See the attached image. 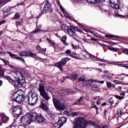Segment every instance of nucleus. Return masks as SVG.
I'll return each mask as SVG.
<instances>
[{"label":"nucleus","mask_w":128,"mask_h":128,"mask_svg":"<svg viewBox=\"0 0 128 128\" xmlns=\"http://www.w3.org/2000/svg\"><path fill=\"white\" fill-rule=\"evenodd\" d=\"M72 78H73V80H78V76H80V75L78 74H73L71 76Z\"/></svg>","instance_id":"bb28decb"},{"label":"nucleus","mask_w":128,"mask_h":128,"mask_svg":"<svg viewBox=\"0 0 128 128\" xmlns=\"http://www.w3.org/2000/svg\"><path fill=\"white\" fill-rule=\"evenodd\" d=\"M106 84L108 88H112V83H110V82H107Z\"/></svg>","instance_id":"58836bf2"},{"label":"nucleus","mask_w":128,"mask_h":128,"mask_svg":"<svg viewBox=\"0 0 128 128\" xmlns=\"http://www.w3.org/2000/svg\"><path fill=\"white\" fill-rule=\"evenodd\" d=\"M6 54H9L10 56V58H16V60H20L22 62H24V58H20V57H16L17 56L16 54H12L10 52H7Z\"/></svg>","instance_id":"9b49d317"},{"label":"nucleus","mask_w":128,"mask_h":128,"mask_svg":"<svg viewBox=\"0 0 128 128\" xmlns=\"http://www.w3.org/2000/svg\"><path fill=\"white\" fill-rule=\"evenodd\" d=\"M100 104H102V101L100 100H98V102H96V104L98 106H100Z\"/></svg>","instance_id":"8fccbe9b"},{"label":"nucleus","mask_w":128,"mask_h":128,"mask_svg":"<svg viewBox=\"0 0 128 128\" xmlns=\"http://www.w3.org/2000/svg\"><path fill=\"white\" fill-rule=\"evenodd\" d=\"M106 0H96L95 2H98V4L100 2H104Z\"/></svg>","instance_id":"a18cd8bd"},{"label":"nucleus","mask_w":128,"mask_h":128,"mask_svg":"<svg viewBox=\"0 0 128 128\" xmlns=\"http://www.w3.org/2000/svg\"><path fill=\"white\" fill-rule=\"evenodd\" d=\"M65 54H72V51L70 50H67Z\"/></svg>","instance_id":"de8ad7c7"},{"label":"nucleus","mask_w":128,"mask_h":128,"mask_svg":"<svg viewBox=\"0 0 128 128\" xmlns=\"http://www.w3.org/2000/svg\"><path fill=\"white\" fill-rule=\"evenodd\" d=\"M66 36H64L62 37V42L64 44H66Z\"/></svg>","instance_id":"2f4dec72"},{"label":"nucleus","mask_w":128,"mask_h":128,"mask_svg":"<svg viewBox=\"0 0 128 128\" xmlns=\"http://www.w3.org/2000/svg\"><path fill=\"white\" fill-rule=\"evenodd\" d=\"M11 98L13 100L17 102H21L26 100V96L24 92L22 90H18L14 92Z\"/></svg>","instance_id":"7ed1b4c3"},{"label":"nucleus","mask_w":128,"mask_h":128,"mask_svg":"<svg viewBox=\"0 0 128 128\" xmlns=\"http://www.w3.org/2000/svg\"><path fill=\"white\" fill-rule=\"evenodd\" d=\"M122 52H123V54H124L128 55V48H125L123 49V50H122Z\"/></svg>","instance_id":"e433bc0d"},{"label":"nucleus","mask_w":128,"mask_h":128,"mask_svg":"<svg viewBox=\"0 0 128 128\" xmlns=\"http://www.w3.org/2000/svg\"><path fill=\"white\" fill-rule=\"evenodd\" d=\"M32 120L33 122H37V124H41L44 122L46 118L40 114H38L36 112H32Z\"/></svg>","instance_id":"423d86ee"},{"label":"nucleus","mask_w":128,"mask_h":128,"mask_svg":"<svg viewBox=\"0 0 128 128\" xmlns=\"http://www.w3.org/2000/svg\"><path fill=\"white\" fill-rule=\"evenodd\" d=\"M16 80H12L10 76H5L4 78L5 80H7L10 84H13L17 88H22L24 86V82H26V77L20 72L16 71L13 72Z\"/></svg>","instance_id":"f257e3e1"},{"label":"nucleus","mask_w":128,"mask_h":128,"mask_svg":"<svg viewBox=\"0 0 128 128\" xmlns=\"http://www.w3.org/2000/svg\"><path fill=\"white\" fill-rule=\"evenodd\" d=\"M78 114V112H72L70 114V115L72 116H73L74 118V116H76Z\"/></svg>","instance_id":"4c0bfd02"},{"label":"nucleus","mask_w":128,"mask_h":128,"mask_svg":"<svg viewBox=\"0 0 128 128\" xmlns=\"http://www.w3.org/2000/svg\"><path fill=\"white\" fill-rule=\"evenodd\" d=\"M13 112L20 114H22V106H18L14 108Z\"/></svg>","instance_id":"ddd939ff"},{"label":"nucleus","mask_w":128,"mask_h":128,"mask_svg":"<svg viewBox=\"0 0 128 128\" xmlns=\"http://www.w3.org/2000/svg\"><path fill=\"white\" fill-rule=\"evenodd\" d=\"M106 38H118L119 36L114 35H106Z\"/></svg>","instance_id":"f704fd0d"},{"label":"nucleus","mask_w":128,"mask_h":128,"mask_svg":"<svg viewBox=\"0 0 128 128\" xmlns=\"http://www.w3.org/2000/svg\"><path fill=\"white\" fill-rule=\"evenodd\" d=\"M20 114L15 113V114L14 115V118H18Z\"/></svg>","instance_id":"09e8293b"},{"label":"nucleus","mask_w":128,"mask_h":128,"mask_svg":"<svg viewBox=\"0 0 128 128\" xmlns=\"http://www.w3.org/2000/svg\"><path fill=\"white\" fill-rule=\"evenodd\" d=\"M67 118L66 117H62L61 118H60L58 122V124H60L61 126H64V124H66V120H67Z\"/></svg>","instance_id":"4468645a"},{"label":"nucleus","mask_w":128,"mask_h":128,"mask_svg":"<svg viewBox=\"0 0 128 128\" xmlns=\"http://www.w3.org/2000/svg\"><path fill=\"white\" fill-rule=\"evenodd\" d=\"M20 18V14L18 13H16L14 16V20H18Z\"/></svg>","instance_id":"c756f323"},{"label":"nucleus","mask_w":128,"mask_h":128,"mask_svg":"<svg viewBox=\"0 0 128 128\" xmlns=\"http://www.w3.org/2000/svg\"><path fill=\"white\" fill-rule=\"evenodd\" d=\"M46 40L50 44H52V46H56V42L54 40H50L48 38H46Z\"/></svg>","instance_id":"c85d7f7f"},{"label":"nucleus","mask_w":128,"mask_h":128,"mask_svg":"<svg viewBox=\"0 0 128 128\" xmlns=\"http://www.w3.org/2000/svg\"><path fill=\"white\" fill-rule=\"evenodd\" d=\"M109 102H110V104H114V101L112 100V98H110L109 99Z\"/></svg>","instance_id":"c03bdc74"},{"label":"nucleus","mask_w":128,"mask_h":128,"mask_svg":"<svg viewBox=\"0 0 128 128\" xmlns=\"http://www.w3.org/2000/svg\"><path fill=\"white\" fill-rule=\"evenodd\" d=\"M4 22H6V20H2L1 22H0V26H2V24H4Z\"/></svg>","instance_id":"6e6d98bb"},{"label":"nucleus","mask_w":128,"mask_h":128,"mask_svg":"<svg viewBox=\"0 0 128 128\" xmlns=\"http://www.w3.org/2000/svg\"><path fill=\"white\" fill-rule=\"evenodd\" d=\"M61 126H62L58 122H57L54 124L53 128H60Z\"/></svg>","instance_id":"393cba45"},{"label":"nucleus","mask_w":128,"mask_h":128,"mask_svg":"<svg viewBox=\"0 0 128 128\" xmlns=\"http://www.w3.org/2000/svg\"><path fill=\"white\" fill-rule=\"evenodd\" d=\"M57 4H58V6H60V8L61 10H62L64 14H68V12H66L64 10V8H62V4H60V0H57Z\"/></svg>","instance_id":"f3484780"},{"label":"nucleus","mask_w":128,"mask_h":128,"mask_svg":"<svg viewBox=\"0 0 128 128\" xmlns=\"http://www.w3.org/2000/svg\"><path fill=\"white\" fill-rule=\"evenodd\" d=\"M70 56H71V58H76V60H80L78 56H76V54H71L70 55Z\"/></svg>","instance_id":"ea45409f"},{"label":"nucleus","mask_w":128,"mask_h":128,"mask_svg":"<svg viewBox=\"0 0 128 128\" xmlns=\"http://www.w3.org/2000/svg\"><path fill=\"white\" fill-rule=\"evenodd\" d=\"M61 28L63 32H68V30H70V26H68L66 25L63 24L61 26Z\"/></svg>","instance_id":"a211bd4d"},{"label":"nucleus","mask_w":128,"mask_h":128,"mask_svg":"<svg viewBox=\"0 0 128 128\" xmlns=\"http://www.w3.org/2000/svg\"><path fill=\"white\" fill-rule=\"evenodd\" d=\"M42 30H40V28H38L37 29H36L34 30L32 32V34H38L40 32H42Z\"/></svg>","instance_id":"5701e85b"},{"label":"nucleus","mask_w":128,"mask_h":128,"mask_svg":"<svg viewBox=\"0 0 128 128\" xmlns=\"http://www.w3.org/2000/svg\"><path fill=\"white\" fill-rule=\"evenodd\" d=\"M118 16H120V18H126V16H124L122 15H119Z\"/></svg>","instance_id":"69168bd1"},{"label":"nucleus","mask_w":128,"mask_h":128,"mask_svg":"<svg viewBox=\"0 0 128 128\" xmlns=\"http://www.w3.org/2000/svg\"><path fill=\"white\" fill-rule=\"evenodd\" d=\"M10 12V8L8 7H6L4 8V12Z\"/></svg>","instance_id":"37998d69"},{"label":"nucleus","mask_w":128,"mask_h":128,"mask_svg":"<svg viewBox=\"0 0 128 128\" xmlns=\"http://www.w3.org/2000/svg\"><path fill=\"white\" fill-rule=\"evenodd\" d=\"M9 66H10V68H14V66H12L11 64H8V65Z\"/></svg>","instance_id":"0e129e2a"},{"label":"nucleus","mask_w":128,"mask_h":128,"mask_svg":"<svg viewBox=\"0 0 128 128\" xmlns=\"http://www.w3.org/2000/svg\"><path fill=\"white\" fill-rule=\"evenodd\" d=\"M96 70L99 72H102V70L100 69V68H96Z\"/></svg>","instance_id":"5fc2aeb1"},{"label":"nucleus","mask_w":128,"mask_h":128,"mask_svg":"<svg viewBox=\"0 0 128 128\" xmlns=\"http://www.w3.org/2000/svg\"><path fill=\"white\" fill-rule=\"evenodd\" d=\"M4 76V72L3 70H0V76Z\"/></svg>","instance_id":"79ce46f5"},{"label":"nucleus","mask_w":128,"mask_h":128,"mask_svg":"<svg viewBox=\"0 0 128 128\" xmlns=\"http://www.w3.org/2000/svg\"><path fill=\"white\" fill-rule=\"evenodd\" d=\"M2 122H3V124H6L7 122H8V120H10V118H8V116L4 115V114H2Z\"/></svg>","instance_id":"2eb2a0df"},{"label":"nucleus","mask_w":128,"mask_h":128,"mask_svg":"<svg viewBox=\"0 0 128 128\" xmlns=\"http://www.w3.org/2000/svg\"><path fill=\"white\" fill-rule=\"evenodd\" d=\"M0 60H2L3 62H4L5 66H8L10 64V62H8V60H6L3 58H0Z\"/></svg>","instance_id":"7c9ffc66"},{"label":"nucleus","mask_w":128,"mask_h":128,"mask_svg":"<svg viewBox=\"0 0 128 128\" xmlns=\"http://www.w3.org/2000/svg\"><path fill=\"white\" fill-rule=\"evenodd\" d=\"M100 62H106V60L100 59Z\"/></svg>","instance_id":"bf43d9fd"},{"label":"nucleus","mask_w":128,"mask_h":128,"mask_svg":"<svg viewBox=\"0 0 128 128\" xmlns=\"http://www.w3.org/2000/svg\"><path fill=\"white\" fill-rule=\"evenodd\" d=\"M51 10L52 5L50 3V0H46V2L45 3V5L42 10V13L46 14Z\"/></svg>","instance_id":"1a4fd4ad"},{"label":"nucleus","mask_w":128,"mask_h":128,"mask_svg":"<svg viewBox=\"0 0 128 128\" xmlns=\"http://www.w3.org/2000/svg\"><path fill=\"white\" fill-rule=\"evenodd\" d=\"M103 78H104V80H108V77L106 75H104Z\"/></svg>","instance_id":"864d4df0"},{"label":"nucleus","mask_w":128,"mask_h":128,"mask_svg":"<svg viewBox=\"0 0 128 128\" xmlns=\"http://www.w3.org/2000/svg\"><path fill=\"white\" fill-rule=\"evenodd\" d=\"M106 106V102H104L102 104V106Z\"/></svg>","instance_id":"052dcab7"},{"label":"nucleus","mask_w":128,"mask_h":128,"mask_svg":"<svg viewBox=\"0 0 128 128\" xmlns=\"http://www.w3.org/2000/svg\"><path fill=\"white\" fill-rule=\"evenodd\" d=\"M78 82H84L86 81V79L84 77V76H81L78 79Z\"/></svg>","instance_id":"c9c22d12"},{"label":"nucleus","mask_w":128,"mask_h":128,"mask_svg":"<svg viewBox=\"0 0 128 128\" xmlns=\"http://www.w3.org/2000/svg\"><path fill=\"white\" fill-rule=\"evenodd\" d=\"M120 94V96H120L118 95H114V98H117V100H124V96H125L126 94L124 92H121Z\"/></svg>","instance_id":"dca6fc26"},{"label":"nucleus","mask_w":128,"mask_h":128,"mask_svg":"<svg viewBox=\"0 0 128 128\" xmlns=\"http://www.w3.org/2000/svg\"><path fill=\"white\" fill-rule=\"evenodd\" d=\"M72 48L74 49V50H78V48H80V46H78L74 45V44H72Z\"/></svg>","instance_id":"72a5a7b5"},{"label":"nucleus","mask_w":128,"mask_h":128,"mask_svg":"<svg viewBox=\"0 0 128 128\" xmlns=\"http://www.w3.org/2000/svg\"><path fill=\"white\" fill-rule=\"evenodd\" d=\"M4 54V55L6 54V52H0V54Z\"/></svg>","instance_id":"338daca9"},{"label":"nucleus","mask_w":128,"mask_h":128,"mask_svg":"<svg viewBox=\"0 0 128 128\" xmlns=\"http://www.w3.org/2000/svg\"><path fill=\"white\" fill-rule=\"evenodd\" d=\"M96 82V80H92V79H90L89 80H86V86H90V84H92V82Z\"/></svg>","instance_id":"6ab92c4d"},{"label":"nucleus","mask_w":128,"mask_h":128,"mask_svg":"<svg viewBox=\"0 0 128 128\" xmlns=\"http://www.w3.org/2000/svg\"><path fill=\"white\" fill-rule=\"evenodd\" d=\"M19 56H28V52H22L19 53Z\"/></svg>","instance_id":"412c9836"},{"label":"nucleus","mask_w":128,"mask_h":128,"mask_svg":"<svg viewBox=\"0 0 128 128\" xmlns=\"http://www.w3.org/2000/svg\"><path fill=\"white\" fill-rule=\"evenodd\" d=\"M88 54L89 58H90L91 60H92V58H96V57H95L94 56V55H92V54H90V53H88Z\"/></svg>","instance_id":"a19ab883"},{"label":"nucleus","mask_w":128,"mask_h":128,"mask_svg":"<svg viewBox=\"0 0 128 128\" xmlns=\"http://www.w3.org/2000/svg\"><path fill=\"white\" fill-rule=\"evenodd\" d=\"M53 102L57 110L60 111L64 110H66V106L64 105V102L56 99V98H54Z\"/></svg>","instance_id":"39448f33"},{"label":"nucleus","mask_w":128,"mask_h":128,"mask_svg":"<svg viewBox=\"0 0 128 128\" xmlns=\"http://www.w3.org/2000/svg\"><path fill=\"white\" fill-rule=\"evenodd\" d=\"M16 26H20V22H16Z\"/></svg>","instance_id":"13d9d810"},{"label":"nucleus","mask_w":128,"mask_h":128,"mask_svg":"<svg viewBox=\"0 0 128 128\" xmlns=\"http://www.w3.org/2000/svg\"><path fill=\"white\" fill-rule=\"evenodd\" d=\"M114 84H118L119 82L118 80H114Z\"/></svg>","instance_id":"680f3d73"},{"label":"nucleus","mask_w":128,"mask_h":128,"mask_svg":"<svg viewBox=\"0 0 128 128\" xmlns=\"http://www.w3.org/2000/svg\"><path fill=\"white\" fill-rule=\"evenodd\" d=\"M76 31H78V28L70 26V28L68 31H67V32L70 35V36H72L73 38H76V35L74 32Z\"/></svg>","instance_id":"6e6552de"},{"label":"nucleus","mask_w":128,"mask_h":128,"mask_svg":"<svg viewBox=\"0 0 128 128\" xmlns=\"http://www.w3.org/2000/svg\"><path fill=\"white\" fill-rule=\"evenodd\" d=\"M108 48L109 50H111L112 52H118V50L114 48L110 47V46H108Z\"/></svg>","instance_id":"cd10ccee"},{"label":"nucleus","mask_w":128,"mask_h":128,"mask_svg":"<svg viewBox=\"0 0 128 128\" xmlns=\"http://www.w3.org/2000/svg\"><path fill=\"white\" fill-rule=\"evenodd\" d=\"M108 44H111V46H114V44H116L115 43L112 42H108Z\"/></svg>","instance_id":"4d7b16f0"},{"label":"nucleus","mask_w":128,"mask_h":128,"mask_svg":"<svg viewBox=\"0 0 128 128\" xmlns=\"http://www.w3.org/2000/svg\"><path fill=\"white\" fill-rule=\"evenodd\" d=\"M96 60L98 61V62H100V58H95Z\"/></svg>","instance_id":"e2e57ef3"},{"label":"nucleus","mask_w":128,"mask_h":128,"mask_svg":"<svg viewBox=\"0 0 128 128\" xmlns=\"http://www.w3.org/2000/svg\"><path fill=\"white\" fill-rule=\"evenodd\" d=\"M66 78H70V79H71L72 78L68 77V76L64 77V80H66Z\"/></svg>","instance_id":"774afa93"},{"label":"nucleus","mask_w":128,"mask_h":128,"mask_svg":"<svg viewBox=\"0 0 128 128\" xmlns=\"http://www.w3.org/2000/svg\"><path fill=\"white\" fill-rule=\"evenodd\" d=\"M20 121L24 126H28L32 122V112H30L28 114L20 118Z\"/></svg>","instance_id":"20e7f679"},{"label":"nucleus","mask_w":128,"mask_h":128,"mask_svg":"<svg viewBox=\"0 0 128 128\" xmlns=\"http://www.w3.org/2000/svg\"><path fill=\"white\" fill-rule=\"evenodd\" d=\"M92 108H96V112H98V106H96V105H94V106H92Z\"/></svg>","instance_id":"603ef678"},{"label":"nucleus","mask_w":128,"mask_h":128,"mask_svg":"<svg viewBox=\"0 0 128 128\" xmlns=\"http://www.w3.org/2000/svg\"><path fill=\"white\" fill-rule=\"evenodd\" d=\"M62 62H64V64H66V62H68V60H70V58H68V57H66V58H62Z\"/></svg>","instance_id":"a878e982"},{"label":"nucleus","mask_w":128,"mask_h":128,"mask_svg":"<svg viewBox=\"0 0 128 128\" xmlns=\"http://www.w3.org/2000/svg\"><path fill=\"white\" fill-rule=\"evenodd\" d=\"M38 100V94L36 93L29 94L28 96V100L29 104H30V106H34V104H36Z\"/></svg>","instance_id":"0eeeda50"},{"label":"nucleus","mask_w":128,"mask_h":128,"mask_svg":"<svg viewBox=\"0 0 128 128\" xmlns=\"http://www.w3.org/2000/svg\"><path fill=\"white\" fill-rule=\"evenodd\" d=\"M31 57V58H34V56H36V54L32 52L30 50L28 51V55Z\"/></svg>","instance_id":"b1692460"},{"label":"nucleus","mask_w":128,"mask_h":128,"mask_svg":"<svg viewBox=\"0 0 128 128\" xmlns=\"http://www.w3.org/2000/svg\"><path fill=\"white\" fill-rule=\"evenodd\" d=\"M118 2H120V0H110V6L113 8H114V10H118L120 8Z\"/></svg>","instance_id":"9d476101"},{"label":"nucleus","mask_w":128,"mask_h":128,"mask_svg":"<svg viewBox=\"0 0 128 128\" xmlns=\"http://www.w3.org/2000/svg\"><path fill=\"white\" fill-rule=\"evenodd\" d=\"M82 100H84V98H82V97H80V99H78L73 104V106H78V104H80V102H82Z\"/></svg>","instance_id":"aec40b11"},{"label":"nucleus","mask_w":128,"mask_h":128,"mask_svg":"<svg viewBox=\"0 0 128 128\" xmlns=\"http://www.w3.org/2000/svg\"><path fill=\"white\" fill-rule=\"evenodd\" d=\"M94 82H99V84H104V81L102 80V81H98V80H96Z\"/></svg>","instance_id":"49530a36"},{"label":"nucleus","mask_w":128,"mask_h":128,"mask_svg":"<svg viewBox=\"0 0 128 128\" xmlns=\"http://www.w3.org/2000/svg\"><path fill=\"white\" fill-rule=\"evenodd\" d=\"M110 64H116V66H119L122 68H128V66H126L125 64H116L114 62H110Z\"/></svg>","instance_id":"4be33fe9"},{"label":"nucleus","mask_w":128,"mask_h":128,"mask_svg":"<svg viewBox=\"0 0 128 128\" xmlns=\"http://www.w3.org/2000/svg\"><path fill=\"white\" fill-rule=\"evenodd\" d=\"M36 50H38L40 54V52H42V48H40V45L36 46Z\"/></svg>","instance_id":"473e14b6"},{"label":"nucleus","mask_w":128,"mask_h":128,"mask_svg":"<svg viewBox=\"0 0 128 128\" xmlns=\"http://www.w3.org/2000/svg\"><path fill=\"white\" fill-rule=\"evenodd\" d=\"M39 91L40 92V96L43 98L40 102V104L39 106L40 108L45 110L47 114H50V111L48 110V100H50V97L48 96V94L46 93V91L44 89V84H40L39 86Z\"/></svg>","instance_id":"f03ea898"},{"label":"nucleus","mask_w":128,"mask_h":128,"mask_svg":"<svg viewBox=\"0 0 128 128\" xmlns=\"http://www.w3.org/2000/svg\"><path fill=\"white\" fill-rule=\"evenodd\" d=\"M55 66H56L60 68L61 72H64V68H62V66H66V64L64 62H62V60H61L58 63H56Z\"/></svg>","instance_id":"f8f14e48"},{"label":"nucleus","mask_w":128,"mask_h":128,"mask_svg":"<svg viewBox=\"0 0 128 128\" xmlns=\"http://www.w3.org/2000/svg\"><path fill=\"white\" fill-rule=\"evenodd\" d=\"M98 64L100 66H106V64L104 63H103V64L99 63Z\"/></svg>","instance_id":"3c124183"}]
</instances>
